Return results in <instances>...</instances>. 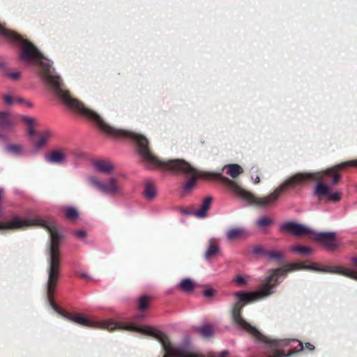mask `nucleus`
I'll return each mask as SVG.
<instances>
[{
	"label": "nucleus",
	"instance_id": "obj_1",
	"mask_svg": "<svg viewBox=\"0 0 357 357\" xmlns=\"http://www.w3.org/2000/svg\"><path fill=\"white\" fill-rule=\"evenodd\" d=\"M67 102L68 108L79 112L84 117L93 121L105 134L116 138H130L135 140L138 146L139 153L143 162L146 163L149 168L166 169L174 172H180L191 176V178L185 183L183 188L184 192L190 191L195 185V176H197L198 172L185 161L183 160H160L150 152L148 148V140L145 137L129 130L116 129L112 127L98 113L84 107L77 99L67 100Z\"/></svg>",
	"mask_w": 357,
	"mask_h": 357
},
{
	"label": "nucleus",
	"instance_id": "obj_2",
	"mask_svg": "<svg viewBox=\"0 0 357 357\" xmlns=\"http://www.w3.org/2000/svg\"><path fill=\"white\" fill-rule=\"evenodd\" d=\"M280 282L276 278L273 271L271 272V275L267 277L265 282L259 286L257 290L253 291H238L234 294V296L238 299L233 306L231 310V316L235 326L245 332L249 333L253 337L259 341L268 342L272 349V355L271 357H287L281 349L287 347L290 342L285 340H271L268 341V338L262 335L260 331L255 326L249 324L241 316V310L243 304H247L250 302L259 301L268 297L275 292V287Z\"/></svg>",
	"mask_w": 357,
	"mask_h": 357
},
{
	"label": "nucleus",
	"instance_id": "obj_3",
	"mask_svg": "<svg viewBox=\"0 0 357 357\" xmlns=\"http://www.w3.org/2000/svg\"><path fill=\"white\" fill-rule=\"evenodd\" d=\"M31 225H37L48 229L50 234V245L49 248V257L47 260V279L45 284L47 298L50 305L55 311L56 306L54 303L52 295L56 291V285L59 279L60 252L59 241L61 236L58 232L57 226L52 218H36L33 219H23L15 217L5 223L0 224L1 229H17L26 228Z\"/></svg>",
	"mask_w": 357,
	"mask_h": 357
},
{
	"label": "nucleus",
	"instance_id": "obj_4",
	"mask_svg": "<svg viewBox=\"0 0 357 357\" xmlns=\"http://www.w3.org/2000/svg\"><path fill=\"white\" fill-rule=\"evenodd\" d=\"M0 34L10 42L19 41L22 46L21 59L26 63H36L39 65L40 75L43 79L53 89L55 95L67 106V100H72L68 91L64 86L61 77L55 74L52 67V61H43L44 58L38 50L29 41L23 39L20 36L5 28L0 24Z\"/></svg>",
	"mask_w": 357,
	"mask_h": 357
},
{
	"label": "nucleus",
	"instance_id": "obj_5",
	"mask_svg": "<svg viewBox=\"0 0 357 357\" xmlns=\"http://www.w3.org/2000/svg\"><path fill=\"white\" fill-rule=\"evenodd\" d=\"M107 327L103 329L113 331L115 329L134 331L154 337L161 344L164 355L162 357H202V355L190 349V339L186 337L182 345H173L165 334L155 327L151 326H135L130 323L114 322L112 320H104ZM227 351L221 352L218 356L211 354L209 357H226Z\"/></svg>",
	"mask_w": 357,
	"mask_h": 357
},
{
	"label": "nucleus",
	"instance_id": "obj_6",
	"mask_svg": "<svg viewBox=\"0 0 357 357\" xmlns=\"http://www.w3.org/2000/svg\"><path fill=\"white\" fill-rule=\"evenodd\" d=\"M301 269L340 274L357 280V272L354 270L344 268L340 266H319L314 262H311L308 265L303 262L289 264L281 268L273 269V271L276 278L279 280L280 278L285 277L287 273Z\"/></svg>",
	"mask_w": 357,
	"mask_h": 357
},
{
	"label": "nucleus",
	"instance_id": "obj_7",
	"mask_svg": "<svg viewBox=\"0 0 357 357\" xmlns=\"http://www.w3.org/2000/svg\"><path fill=\"white\" fill-rule=\"evenodd\" d=\"M87 183L102 193L115 196L121 193V188L116 178L110 177L106 183L102 182L96 176H88L86 178Z\"/></svg>",
	"mask_w": 357,
	"mask_h": 357
},
{
	"label": "nucleus",
	"instance_id": "obj_8",
	"mask_svg": "<svg viewBox=\"0 0 357 357\" xmlns=\"http://www.w3.org/2000/svg\"><path fill=\"white\" fill-rule=\"evenodd\" d=\"M319 173H298L291 177L286 179L282 184L283 190L290 186L301 185L310 181L316 180L319 178Z\"/></svg>",
	"mask_w": 357,
	"mask_h": 357
},
{
	"label": "nucleus",
	"instance_id": "obj_9",
	"mask_svg": "<svg viewBox=\"0 0 357 357\" xmlns=\"http://www.w3.org/2000/svg\"><path fill=\"white\" fill-rule=\"evenodd\" d=\"M314 195L319 198H324L328 201L337 202L340 199V193L332 192L330 187L325 183L319 181L314 189Z\"/></svg>",
	"mask_w": 357,
	"mask_h": 357
},
{
	"label": "nucleus",
	"instance_id": "obj_10",
	"mask_svg": "<svg viewBox=\"0 0 357 357\" xmlns=\"http://www.w3.org/2000/svg\"><path fill=\"white\" fill-rule=\"evenodd\" d=\"M227 183L229 185L232 192L243 201L249 205L257 206V197L255 196L252 192L243 189L233 181L227 179Z\"/></svg>",
	"mask_w": 357,
	"mask_h": 357
},
{
	"label": "nucleus",
	"instance_id": "obj_11",
	"mask_svg": "<svg viewBox=\"0 0 357 357\" xmlns=\"http://www.w3.org/2000/svg\"><path fill=\"white\" fill-rule=\"evenodd\" d=\"M312 238L321 243L328 250H333L337 246L335 232H315L312 230Z\"/></svg>",
	"mask_w": 357,
	"mask_h": 357
},
{
	"label": "nucleus",
	"instance_id": "obj_12",
	"mask_svg": "<svg viewBox=\"0 0 357 357\" xmlns=\"http://www.w3.org/2000/svg\"><path fill=\"white\" fill-rule=\"evenodd\" d=\"M64 317L68 320L83 326L103 329V327H107L108 324L107 323L104 322V320L92 321L88 319L86 317L82 314H76L75 315L66 314L64 315Z\"/></svg>",
	"mask_w": 357,
	"mask_h": 357
},
{
	"label": "nucleus",
	"instance_id": "obj_13",
	"mask_svg": "<svg viewBox=\"0 0 357 357\" xmlns=\"http://www.w3.org/2000/svg\"><path fill=\"white\" fill-rule=\"evenodd\" d=\"M280 230L283 232H287L295 236H301L305 234H310L312 232V229L310 227L302 225L296 223L294 222H284L280 227Z\"/></svg>",
	"mask_w": 357,
	"mask_h": 357
},
{
	"label": "nucleus",
	"instance_id": "obj_14",
	"mask_svg": "<svg viewBox=\"0 0 357 357\" xmlns=\"http://www.w3.org/2000/svg\"><path fill=\"white\" fill-rule=\"evenodd\" d=\"M283 186L280 185L271 194L264 197H257V206L261 208H269L274 205L280 194L283 192Z\"/></svg>",
	"mask_w": 357,
	"mask_h": 357
},
{
	"label": "nucleus",
	"instance_id": "obj_15",
	"mask_svg": "<svg viewBox=\"0 0 357 357\" xmlns=\"http://www.w3.org/2000/svg\"><path fill=\"white\" fill-rule=\"evenodd\" d=\"M45 159L50 163L62 165L66 162V155L63 150L58 149L46 154Z\"/></svg>",
	"mask_w": 357,
	"mask_h": 357
},
{
	"label": "nucleus",
	"instance_id": "obj_16",
	"mask_svg": "<svg viewBox=\"0 0 357 357\" xmlns=\"http://www.w3.org/2000/svg\"><path fill=\"white\" fill-rule=\"evenodd\" d=\"M220 253V248L219 244L215 242V238H210L208 241V247L204 254L205 259L210 260L211 258H215Z\"/></svg>",
	"mask_w": 357,
	"mask_h": 357
},
{
	"label": "nucleus",
	"instance_id": "obj_17",
	"mask_svg": "<svg viewBox=\"0 0 357 357\" xmlns=\"http://www.w3.org/2000/svg\"><path fill=\"white\" fill-rule=\"evenodd\" d=\"M213 198L211 196L206 197L204 199L200 208L197 210H195L191 212V214H193L196 217L199 218H205L207 215V213L208 209L210 208Z\"/></svg>",
	"mask_w": 357,
	"mask_h": 357
},
{
	"label": "nucleus",
	"instance_id": "obj_18",
	"mask_svg": "<svg viewBox=\"0 0 357 357\" xmlns=\"http://www.w3.org/2000/svg\"><path fill=\"white\" fill-rule=\"evenodd\" d=\"M226 236L228 240L234 241L246 237L247 232L243 227H234L227 231Z\"/></svg>",
	"mask_w": 357,
	"mask_h": 357
},
{
	"label": "nucleus",
	"instance_id": "obj_19",
	"mask_svg": "<svg viewBox=\"0 0 357 357\" xmlns=\"http://www.w3.org/2000/svg\"><path fill=\"white\" fill-rule=\"evenodd\" d=\"M93 166L98 172L108 174L112 173L114 169L112 162L105 160L96 161Z\"/></svg>",
	"mask_w": 357,
	"mask_h": 357
},
{
	"label": "nucleus",
	"instance_id": "obj_20",
	"mask_svg": "<svg viewBox=\"0 0 357 357\" xmlns=\"http://www.w3.org/2000/svg\"><path fill=\"white\" fill-rule=\"evenodd\" d=\"M223 168L227 169V174L232 178H236L243 172V168L237 164L227 165Z\"/></svg>",
	"mask_w": 357,
	"mask_h": 357
},
{
	"label": "nucleus",
	"instance_id": "obj_21",
	"mask_svg": "<svg viewBox=\"0 0 357 357\" xmlns=\"http://www.w3.org/2000/svg\"><path fill=\"white\" fill-rule=\"evenodd\" d=\"M13 126V120L9 117L8 114L3 113L0 114V128L4 129H10Z\"/></svg>",
	"mask_w": 357,
	"mask_h": 357
},
{
	"label": "nucleus",
	"instance_id": "obj_22",
	"mask_svg": "<svg viewBox=\"0 0 357 357\" xmlns=\"http://www.w3.org/2000/svg\"><path fill=\"white\" fill-rule=\"evenodd\" d=\"M178 286L181 287V289L187 293L191 292L193 291L195 288V284L190 278H185L181 281Z\"/></svg>",
	"mask_w": 357,
	"mask_h": 357
},
{
	"label": "nucleus",
	"instance_id": "obj_23",
	"mask_svg": "<svg viewBox=\"0 0 357 357\" xmlns=\"http://www.w3.org/2000/svg\"><path fill=\"white\" fill-rule=\"evenodd\" d=\"M50 137V132H45L42 133L36 142V144H35L36 150H38V149H41L46 144V142H47Z\"/></svg>",
	"mask_w": 357,
	"mask_h": 357
},
{
	"label": "nucleus",
	"instance_id": "obj_24",
	"mask_svg": "<svg viewBox=\"0 0 357 357\" xmlns=\"http://www.w3.org/2000/svg\"><path fill=\"white\" fill-rule=\"evenodd\" d=\"M144 195L145 197L150 200L153 198H154L156 195V190L153 184L151 183H146L145 185Z\"/></svg>",
	"mask_w": 357,
	"mask_h": 357
},
{
	"label": "nucleus",
	"instance_id": "obj_25",
	"mask_svg": "<svg viewBox=\"0 0 357 357\" xmlns=\"http://www.w3.org/2000/svg\"><path fill=\"white\" fill-rule=\"evenodd\" d=\"M202 335L205 338L211 337L213 335L214 330L213 327L209 324H206L200 326L198 328Z\"/></svg>",
	"mask_w": 357,
	"mask_h": 357
},
{
	"label": "nucleus",
	"instance_id": "obj_26",
	"mask_svg": "<svg viewBox=\"0 0 357 357\" xmlns=\"http://www.w3.org/2000/svg\"><path fill=\"white\" fill-rule=\"evenodd\" d=\"M6 150L15 155L22 154V147L20 144H8L6 146Z\"/></svg>",
	"mask_w": 357,
	"mask_h": 357
},
{
	"label": "nucleus",
	"instance_id": "obj_27",
	"mask_svg": "<svg viewBox=\"0 0 357 357\" xmlns=\"http://www.w3.org/2000/svg\"><path fill=\"white\" fill-rule=\"evenodd\" d=\"M273 223V220L266 215L261 216L256 221V225L260 228H265Z\"/></svg>",
	"mask_w": 357,
	"mask_h": 357
},
{
	"label": "nucleus",
	"instance_id": "obj_28",
	"mask_svg": "<svg viewBox=\"0 0 357 357\" xmlns=\"http://www.w3.org/2000/svg\"><path fill=\"white\" fill-rule=\"evenodd\" d=\"M66 217L70 220H76L78 218V211L74 207H66L63 208Z\"/></svg>",
	"mask_w": 357,
	"mask_h": 357
},
{
	"label": "nucleus",
	"instance_id": "obj_29",
	"mask_svg": "<svg viewBox=\"0 0 357 357\" xmlns=\"http://www.w3.org/2000/svg\"><path fill=\"white\" fill-rule=\"evenodd\" d=\"M290 250L296 252L302 255H308L312 253V249L305 246L294 245L290 248Z\"/></svg>",
	"mask_w": 357,
	"mask_h": 357
},
{
	"label": "nucleus",
	"instance_id": "obj_30",
	"mask_svg": "<svg viewBox=\"0 0 357 357\" xmlns=\"http://www.w3.org/2000/svg\"><path fill=\"white\" fill-rule=\"evenodd\" d=\"M248 276H245L243 275H238L234 279V282L238 286L244 287L247 284L248 282Z\"/></svg>",
	"mask_w": 357,
	"mask_h": 357
},
{
	"label": "nucleus",
	"instance_id": "obj_31",
	"mask_svg": "<svg viewBox=\"0 0 357 357\" xmlns=\"http://www.w3.org/2000/svg\"><path fill=\"white\" fill-rule=\"evenodd\" d=\"M266 257L268 259H277L280 260L283 258V253L278 251H271L266 253Z\"/></svg>",
	"mask_w": 357,
	"mask_h": 357
},
{
	"label": "nucleus",
	"instance_id": "obj_32",
	"mask_svg": "<svg viewBox=\"0 0 357 357\" xmlns=\"http://www.w3.org/2000/svg\"><path fill=\"white\" fill-rule=\"evenodd\" d=\"M3 75L12 80L15 81L20 79L21 73L20 71L8 72L5 70L3 72Z\"/></svg>",
	"mask_w": 357,
	"mask_h": 357
},
{
	"label": "nucleus",
	"instance_id": "obj_33",
	"mask_svg": "<svg viewBox=\"0 0 357 357\" xmlns=\"http://www.w3.org/2000/svg\"><path fill=\"white\" fill-rule=\"evenodd\" d=\"M252 252L255 255H265L266 252L264 248L261 245H255L252 249Z\"/></svg>",
	"mask_w": 357,
	"mask_h": 357
},
{
	"label": "nucleus",
	"instance_id": "obj_34",
	"mask_svg": "<svg viewBox=\"0 0 357 357\" xmlns=\"http://www.w3.org/2000/svg\"><path fill=\"white\" fill-rule=\"evenodd\" d=\"M349 165L357 166V160H349L347 162H342V163L335 166L334 168H336V167L342 168V167H345L349 166Z\"/></svg>",
	"mask_w": 357,
	"mask_h": 357
},
{
	"label": "nucleus",
	"instance_id": "obj_35",
	"mask_svg": "<svg viewBox=\"0 0 357 357\" xmlns=\"http://www.w3.org/2000/svg\"><path fill=\"white\" fill-rule=\"evenodd\" d=\"M148 307L146 298L145 296H142L139 300V309L141 310H144L146 309Z\"/></svg>",
	"mask_w": 357,
	"mask_h": 357
},
{
	"label": "nucleus",
	"instance_id": "obj_36",
	"mask_svg": "<svg viewBox=\"0 0 357 357\" xmlns=\"http://www.w3.org/2000/svg\"><path fill=\"white\" fill-rule=\"evenodd\" d=\"M3 99L4 102L8 105H11L14 102L13 96L10 93L4 95Z\"/></svg>",
	"mask_w": 357,
	"mask_h": 357
},
{
	"label": "nucleus",
	"instance_id": "obj_37",
	"mask_svg": "<svg viewBox=\"0 0 357 357\" xmlns=\"http://www.w3.org/2000/svg\"><path fill=\"white\" fill-rule=\"evenodd\" d=\"M222 174V172L221 171H216V172H206L205 174V177L206 178H214Z\"/></svg>",
	"mask_w": 357,
	"mask_h": 357
},
{
	"label": "nucleus",
	"instance_id": "obj_38",
	"mask_svg": "<svg viewBox=\"0 0 357 357\" xmlns=\"http://www.w3.org/2000/svg\"><path fill=\"white\" fill-rule=\"evenodd\" d=\"M215 294V289L213 288H207L204 290L203 295L206 297L213 296Z\"/></svg>",
	"mask_w": 357,
	"mask_h": 357
},
{
	"label": "nucleus",
	"instance_id": "obj_39",
	"mask_svg": "<svg viewBox=\"0 0 357 357\" xmlns=\"http://www.w3.org/2000/svg\"><path fill=\"white\" fill-rule=\"evenodd\" d=\"M22 120L25 123H26L29 125V126H32L33 124V119L32 118L29 117V116H24L22 118Z\"/></svg>",
	"mask_w": 357,
	"mask_h": 357
},
{
	"label": "nucleus",
	"instance_id": "obj_40",
	"mask_svg": "<svg viewBox=\"0 0 357 357\" xmlns=\"http://www.w3.org/2000/svg\"><path fill=\"white\" fill-rule=\"evenodd\" d=\"M36 134L35 130L33 128V125L29 126L28 128V135L30 137H33Z\"/></svg>",
	"mask_w": 357,
	"mask_h": 357
},
{
	"label": "nucleus",
	"instance_id": "obj_41",
	"mask_svg": "<svg viewBox=\"0 0 357 357\" xmlns=\"http://www.w3.org/2000/svg\"><path fill=\"white\" fill-rule=\"evenodd\" d=\"M76 235H77L78 237L81 238H85V237H86V232H85L84 231H83V230H79V231H77L76 232Z\"/></svg>",
	"mask_w": 357,
	"mask_h": 357
},
{
	"label": "nucleus",
	"instance_id": "obj_42",
	"mask_svg": "<svg viewBox=\"0 0 357 357\" xmlns=\"http://www.w3.org/2000/svg\"><path fill=\"white\" fill-rule=\"evenodd\" d=\"M340 179V175L337 174H335L333 176V185H335Z\"/></svg>",
	"mask_w": 357,
	"mask_h": 357
},
{
	"label": "nucleus",
	"instance_id": "obj_43",
	"mask_svg": "<svg viewBox=\"0 0 357 357\" xmlns=\"http://www.w3.org/2000/svg\"><path fill=\"white\" fill-rule=\"evenodd\" d=\"M305 347L310 351H312L314 349V346L310 343H306Z\"/></svg>",
	"mask_w": 357,
	"mask_h": 357
},
{
	"label": "nucleus",
	"instance_id": "obj_44",
	"mask_svg": "<svg viewBox=\"0 0 357 357\" xmlns=\"http://www.w3.org/2000/svg\"><path fill=\"white\" fill-rule=\"evenodd\" d=\"M16 101L19 103H23L25 102V100L22 97H18L16 98Z\"/></svg>",
	"mask_w": 357,
	"mask_h": 357
},
{
	"label": "nucleus",
	"instance_id": "obj_45",
	"mask_svg": "<svg viewBox=\"0 0 357 357\" xmlns=\"http://www.w3.org/2000/svg\"><path fill=\"white\" fill-rule=\"evenodd\" d=\"M255 183H258L260 181L259 177L258 176L255 178H252Z\"/></svg>",
	"mask_w": 357,
	"mask_h": 357
},
{
	"label": "nucleus",
	"instance_id": "obj_46",
	"mask_svg": "<svg viewBox=\"0 0 357 357\" xmlns=\"http://www.w3.org/2000/svg\"><path fill=\"white\" fill-rule=\"evenodd\" d=\"M351 260L356 264V268L357 269V257H354Z\"/></svg>",
	"mask_w": 357,
	"mask_h": 357
},
{
	"label": "nucleus",
	"instance_id": "obj_47",
	"mask_svg": "<svg viewBox=\"0 0 357 357\" xmlns=\"http://www.w3.org/2000/svg\"><path fill=\"white\" fill-rule=\"evenodd\" d=\"M26 105L29 107H33V103L31 102H29V101H26L25 102Z\"/></svg>",
	"mask_w": 357,
	"mask_h": 357
},
{
	"label": "nucleus",
	"instance_id": "obj_48",
	"mask_svg": "<svg viewBox=\"0 0 357 357\" xmlns=\"http://www.w3.org/2000/svg\"><path fill=\"white\" fill-rule=\"evenodd\" d=\"M6 67V63L3 62H0V69H3Z\"/></svg>",
	"mask_w": 357,
	"mask_h": 357
},
{
	"label": "nucleus",
	"instance_id": "obj_49",
	"mask_svg": "<svg viewBox=\"0 0 357 357\" xmlns=\"http://www.w3.org/2000/svg\"><path fill=\"white\" fill-rule=\"evenodd\" d=\"M298 345L300 347L298 351H302L303 349V345L302 342H299Z\"/></svg>",
	"mask_w": 357,
	"mask_h": 357
},
{
	"label": "nucleus",
	"instance_id": "obj_50",
	"mask_svg": "<svg viewBox=\"0 0 357 357\" xmlns=\"http://www.w3.org/2000/svg\"><path fill=\"white\" fill-rule=\"evenodd\" d=\"M3 197V190L1 188H0V200L2 199Z\"/></svg>",
	"mask_w": 357,
	"mask_h": 357
},
{
	"label": "nucleus",
	"instance_id": "obj_51",
	"mask_svg": "<svg viewBox=\"0 0 357 357\" xmlns=\"http://www.w3.org/2000/svg\"><path fill=\"white\" fill-rule=\"evenodd\" d=\"M81 276H82V277H86V275L85 273H82V274H81Z\"/></svg>",
	"mask_w": 357,
	"mask_h": 357
},
{
	"label": "nucleus",
	"instance_id": "obj_52",
	"mask_svg": "<svg viewBox=\"0 0 357 357\" xmlns=\"http://www.w3.org/2000/svg\"><path fill=\"white\" fill-rule=\"evenodd\" d=\"M295 352H296V351H290V353H289V355L293 354H294V353H295Z\"/></svg>",
	"mask_w": 357,
	"mask_h": 357
},
{
	"label": "nucleus",
	"instance_id": "obj_53",
	"mask_svg": "<svg viewBox=\"0 0 357 357\" xmlns=\"http://www.w3.org/2000/svg\"><path fill=\"white\" fill-rule=\"evenodd\" d=\"M330 171H331V169H327V171L326 172V174H328Z\"/></svg>",
	"mask_w": 357,
	"mask_h": 357
}]
</instances>
